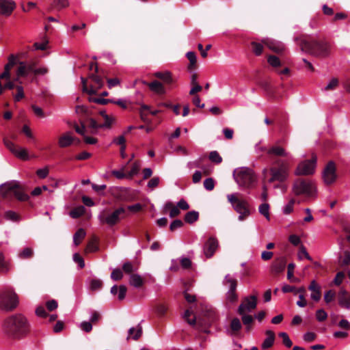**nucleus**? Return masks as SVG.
Wrapping results in <instances>:
<instances>
[{"label":"nucleus","mask_w":350,"mask_h":350,"mask_svg":"<svg viewBox=\"0 0 350 350\" xmlns=\"http://www.w3.org/2000/svg\"><path fill=\"white\" fill-rule=\"evenodd\" d=\"M291 169L290 161L288 159H277L269 168L270 178L268 180L269 183L278 182L284 183L289 176Z\"/></svg>","instance_id":"7ed1b4c3"},{"label":"nucleus","mask_w":350,"mask_h":350,"mask_svg":"<svg viewBox=\"0 0 350 350\" xmlns=\"http://www.w3.org/2000/svg\"><path fill=\"white\" fill-rule=\"evenodd\" d=\"M152 92L158 95H164L166 94V89L164 84L157 80H154L152 82H144Z\"/></svg>","instance_id":"a211bd4d"},{"label":"nucleus","mask_w":350,"mask_h":350,"mask_svg":"<svg viewBox=\"0 0 350 350\" xmlns=\"http://www.w3.org/2000/svg\"><path fill=\"white\" fill-rule=\"evenodd\" d=\"M122 269L126 273L132 274L137 270V267H135L131 262H126L122 265Z\"/></svg>","instance_id":"79ce46f5"},{"label":"nucleus","mask_w":350,"mask_h":350,"mask_svg":"<svg viewBox=\"0 0 350 350\" xmlns=\"http://www.w3.org/2000/svg\"><path fill=\"white\" fill-rule=\"evenodd\" d=\"M33 254V252L31 248L25 247L18 254V257L22 259L30 258Z\"/></svg>","instance_id":"e433bc0d"},{"label":"nucleus","mask_w":350,"mask_h":350,"mask_svg":"<svg viewBox=\"0 0 350 350\" xmlns=\"http://www.w3.org/2000/svg\"><path fill=\"white\" fill-rule=\"evenodd\" d=\"M15 88L17 92L14 95V99L16 102H18L25 96L24 90L21 85H16Z\"/></svg>","instance_id":"ea45409f"},{"label":"nucleus","mask_w":350,"mask_h":350,"mask_svg":"<svg viewBox=\"0 0 350 350\" xmlns=\"http://www.w3.org/2000/svg\"><path fill=\"white\" fill-rule=\"evenodd\" d=\"M226 299L230 303L237 301L238 296L236 293V289H229L226 293Z\"/></svg>","instance_id":"a19ab883"},{"label":"nucleus","mask_w":350,"mask_h":350,"mask_svg":"<svg viewBox=\"0 0 350 350\" xmlns=\"http://www.w3.org/2000/svg\"><path fill=\"white\" fill-rule=\"evenodd\" d=\"M85 231L83 228H79L73 236V242L75 245H79L81 241L85 237Z\"/></svg>","instance_id":"c756f323"},{"label":"nucleus","mask_w":350,"mask_h":350,"mask_svg":"<svg viewBox=\"0 0 350 350\" xmlns=\"http://www.w3.org/2000/svg\"><path fill=\"white\" fill-rule=\"evenodd\" d=\"M322 176L325 185H329L336 181L337 174L334 162L331 161L327 163L323 171Z\"/></svg>","instance_id":"f8f14e48"},{"label":"nucleus","mask_w":350,"mask_h":350,"mask_svg":"<svg viewBox=\"0 0 350 350\" xmlns=\"http://www.w3.org/2000/svg\"><path fill=\"white\" fill-rule=\"evenodd\" d=\"M338 85V80L336 78H333L324 88L325 91H330L335 90Z\"/></svg>","instance_id":"49530a36"},{"label":"nucleus","mask_w":350,"mask_h":350,"mask_svg":"<svg viewBox=\"0 0 350 350\" xmlns=\"http://www.w3.org/2000/svg\"><path fill=\"white\" fill-rule=\"evenodd\" d=\"M279 336L282 338V342L286 347H291L293 345L291 340L286 332H280Z\"/></svg>","instance_id":"09e8293b"},{"label":"nucleus","mask_w":350,"mask_h":350,"mask_svg":"<svg viewBox=\"0 0 350 350\" xmlns=\"http://www.w3.org/2000/svg\"><path fill=\"white\" fill-rule=\"evenodd\" d=\"M240 315L241 316V320L243 325L245 326L246 330L247 332L250 331L251 329V325L254 321V318L252 315L247 314V313H244Z\"/></svg>","instance_id":"7c9ffc66"},{"label":"nucleus","mask_w":350,"mask_h":350,"mask_svg":"<svg viewBox=\"0 0 350 350\" xmlns=\"http://www.w3.org/2000/svg\"><path fill=\"white\" fill-rule=\"evenodd\" d=\"M251 46L252 51L256 55L259 56L262 54L263 51V45L261 43L252 42L251 43Z\"/></svg>","instance_id":"58836bf2"},{"label":"nucleus","mask_w":350,"mask_h":350,"mask_svg":"<svg viewBox=\"0 0 350 350\" xmlns=\"http://www.w3.org/2000/svg\"><path fill=\"white\" fill-rule=\"evenodd\" d=\"M224 284L225 285H228L229 289H236L237 286V281L236 279L233 278L231 275L228 274L224 278Z\"/></svg>","instance_id":"473e14b6"},{"label":"nucleus","mask_w":350,"mask_h":350,"mask_svg":"<svg viewBox=\"0 0 350 350\" xmlns=\"http://www.w3.org/2000/svg\"><path fill=\"white\" fill-rule=\"evenodd\" d=\"M219 246L218 240L215 237H210L204 243L203 251L208 258L212 257Z\"/></svg>","instance_id":"2eb2a0df"},{"label":"nucleus","mask_w":350,"mask_h":350,"mask_svg":"<svg viewBox=\"0 0 350 350\" xmlns=\"http://www.w3.org/2000/svg\"><path fill=\"white\" fill-rule=\"evenodd\" d=\"M127 215L126 209L123 207H119L111 213L107 209H104L98 215V219L101 224L113 226Z\"/></svg>","instance_id":"39448f33"},{"label":"nucleus","mask_w":350,"mask_h":350,"mask_svg":"<svg viewBox=\"0 0 350 350\" xmlns=\"http://www.w3.org/2000/svg\"><path fill=\"white\" fill-rule=\"evenodd\" d=\"M234 178L239 187L250 188L256 181V176L252 170L242 167L236 169L233 173Z\"/></svg>","instance_id":"423d86ee"},{"label":"nucleus","mask_w":350,"mask_h":350,"mask_svg":"<svg viewBox=\"0 0 350 350\" xmlns=\"http://www.w3.org/2000/svg\"><path fill=\"white\" fill-rule=\"evenodd\" d=\"M186 56L189 61V69H191L196 66V55L193 51H189L187 53Z\"/></svg>","instance_id":"4c0bfd02"},{"label":"nucleus","mask_w":350,"mask_h":350,"mask_svg":"<svg viewBox=\"0 0 350 350\" xmlns=\"http://www.w3.org/2000/svg\"><path fill=\"white\" fill-rule=\"evenodd\" d=\"M262 42L270 50L275 53H281L284 50V45L280 42L269 39L262 40Z\"/></svg>","instance_id":"412c9836"},{"label":"nucleus","mask_w":350,"mask_h":350,"mask_svg":"<svg viewBox=\"0 0 350 350\" xmlns=\"http://www.w3.org/2000/svg\"><path fill=\"white\" fill-rule=\"evenodd\" d=\"M104 120V123L101 124L102 128L109 129L115 121V118L108 115L105 116Z\"/></svg>","instance_id":"864d4df0"},{"label":"nucleus","mask_w":350,"mask_h":350,"mask_svg":"<svg viewBox=\"0 0 350 350\" xmlns=\"http://www.w3.org/2000/svg\"><path fill=\"white\" fill-rule=\"evenodd\" d=\"M1 193L3 198H7L13 193L19 201H27L29 199L21 185L18 181L12 180L3 183L0 187Z\"/></svg>","instance_id":"20e7f679"},{"label":"nucleus","mask_w":350,"mask_h":350,"mask_svg":"<svg viewBox=\"0 0 350 350\" xmlns=\"http://www.w3.org/2000/svg\"><path fill=\"white\" fill-rule=\"evenodd\" d=\"M268 63L273 67L277 68L281 65L280 59L275 55H269L267 58Z\"/></svg>","instance_id":"37998d69"},{"label":"nucleus","mask_w":350,"mask_h":350,"mask_svg":"<svg viewBox=\"0 0 350 350\" xmlns=\"http://www.w3.org/2000/svg\"><path fill=\"white\" fill-rule=\"evenodd\" d=\"M199 218V213L197 211H192L187 213L185 215V221L189 224H193Z\"/></svg>","instance_id":"2f4dec72"},{"label":"nucleus","mask_w":350,"mask_h":350,"mask_svg":"<svg viewBox=\"0 0 350 350\" xmlns=\"http://www.w3.org/2000/svg\"><path fill=\"white\" fill-rule=\"evenodd\" d=\"M204 187L208 191H212L215 187V182L212 178H208L204 181Z\"/></svg>","instance_id":"4d7b16f0"},{"label":"nucleus","mask_w":350,"mask_h":350,"mask_svg":"<svg viewBox=\"0 0 350 350\" xmlns=\"http://www.w3.org/2000/svg\"><path fill=\"white\" fill-rule=\"evenodd\" d=\"M327 314L324 310L320 309L317 311L316 318L319 321H323L327 319Z\"/></svg>","instance_id":"680f3d73"},{"label":"nucleus","mask_w":350,"mask_h":350,"mask_svg":"<svg viewBox=\"0 0 350 350\" xmlns=\"http://www.w3.org/2000/svg\"><path fill=\"white\" fill-rule=\"evenodd\" d=\"M209 159L217 164L222 161V158L217 151H211L209 154Z\"/></svg>","instance_id":"c03bdc74"},{"label":"nucleus","mask_w":350,"mask_h":350,"mask_svg":"<svg viewBox=\"0 0 350 350\" xmlns=\"http://www.w3.org/2000/svg\"><path fill=\"white\" fill-rule=\"evenodd\" d=\"M345 273L342 271L338 272L334 279V283L336 286H339L345 278Z\"/></svg>","instance_id":"052dcab7"},{"label":"nucleus","mask_w":350,"mask_h":350,"mask_svg":"<svg viewBox=\"0 0 350 350\" xmlns=\"http://www.w3.org/2000/svg\"><path fill=\"white\" fill-rule=\"evenodd\" d=\"M129 284L135 288H139L144 284V280L139 274L132 273L130 275Z\"/></svg>","instance_id":"bb28decb"},{"label":"nucleus","mask_w":350,"mask_h":350,"mask_svg":"<svg viewBox=\"0 0 350 350\" xmlns=\"http://www.w3.org/2000/svg\"><path fill=\"white\" fill-rule=\"evenodd\" d=\"M317 158L313 155L310 160L304 161L300 163L295 171V174L297 176L301 175H310L314 172Z\"/></svg>","instance_id":"9d476101"},{"label":"nucleus","mask_w":350,"mask_h":350,"mask_svg":"<svg viewBox=\"0 0 350 350\" xmlns=\"http://www.w3.org/2000/svg\"><path fill=\"white\" fill-rule=\"evenodd\" d=\"M10 269V265L8 260H5L3 253L0 252V273H6Z\"/></svg>","instance_id":"c85d7f7f"},{"label":"nucleus","mask_w":350,"mask_h":350,"mask_svg":"<svg viewBox=\"0 0 350 350\" xmlns=\"http://www.w3.org/2000/svg\"><path fill=\"white\" fill-rule=\"evenodd\" d=\"M238 194H228L227 198L234 211L239 214V219L243 221L250 215V205L247 200L241 199Z\"/></svg>","instance_id":"0eeeda50"},{"label":"nucleus","mask_w":350,"mask_h":350,"mask_svg":"<svg viewBox=\"0 0 350 350\" xmlns=\"http://www.w3.org/2000/svg\"><path fill=\"white\" fill-rule=\"evenodd\" d=\"M18 297L12 291H6L0 294V309L10 311L18 305Z\"/></svg>","instance_id":"1a4fd4ad"},{"label":"nucleus","mask_w":350,"mask_h":350,"mask_svg":"<svg viewBox=\"0 0 350 350\" xmlns=\"http://www.w3.org/2000/svg\"><path fill=\"white\" fill-rule=\"evenodd\" d=\"M292 190L296 196L304 195L312 197L316 193V186L310 180L297 178L293 183Z\"/></svg>","instance_id":"6e6552de"},{"label":"nucleus","mask_w":350,"mask_h":350,"mask_svg":"<svg viewBox=\"0 0 350 350\" xmlns=\"http://www.w3.org/2000/svg\"><path fill=\"white\" fill-rule=\"evenodd\" d=\"M3 143L6 148L13 153L16 157L25 160L28 159V155L26 149L16 146L13 142L8 139H3Z\"/></svg>","instance_id":"ddd939ff"},{"label":"nucleus","mask_w":350,"mask_h":350,"mask_svg":"<svg viewBox=\"0 0 350 350\" xmlns=\"http://www.w3.org/2000/svg\"><path fill=\"white\" fill-rule=\"evenodd\" d=\"M4 333L12 338H21L29 332V324L25 316L16 314L6 318L3 323Z\"/></svg>","instance_id":"f257e3e1"},{"label":"nucleus","mask_w":350,"mask_h":350,"mask_svg":"<svg viewBox=\"0 0 350 350\" xmlns=\"http://www.w3.org/2000/svg\"><path fill=\"white\" fill-rule=\"evenodd\" d=\"M193 314L192 311H191L190 310H187L184 314H183V318L185 319V320L191 325H196V317H194L192 319H189V317Z\"/></svg>","instance_id":"a18cd8bd"},{"label":"nucleus","mask_w":350,"mask_h":350,"mask_svg":"<svg viewBox=\"0 0 350 350\" xmlns=\"http://www.w3.org/2000/svg\"><path fill=\"white\" fill-rule=\"evenodd\" d=\"M90 78L95 83L97 86V89H100L104 85V82L100 77L92 74L90 75Z\"/></svg>","instance_id":"8fccbe9b"},{"label":"nucleus","mask_w":350,"mask_h":350,"mask_svg":"<svg viewBox=\"0 0 350 350\" xmlns=\"http://www.w3.org/2000/svg\"><path fill=\"white\" fill-rule=\"evenodd\" d=\"M336 293L334 291H327L324 295V300L327 304L330 303L335 298Z\"/></svg>","instance_id":"13d9d810"},{"label":"nucleus","mask_w":350,"mask_h":350,"mask_svg":"<svg viewBox=\"0 0 350 350\" xmlns=\"http://www.w3.org/2000/svg\"><path fill=\"white\" fill-rule=\"evenodd\" d=\"M259 213L265 217V218L269 221L270 220L269 215V205L267 203H263L259 206L258 208Z\"/></svg>","instance_id":"f704fd0d"},{"label":"nucleus","mask_w":350,"mask_h":350,"mask_svg":"<svg viewBox=\"0 0 350 350\" xmlns=\"http://www.w3.org/2000/svg\"><path fill=\"white\" fill-rule=\"evenodd\" d=\"M36 64L35 62H18V66L16 70V75L18 76H27L29 73L33 72L34 70V67H36Z\"/></svg>","instance_id":"4468645a"},{"label":"nucleus","mask_w":350,"mask_h":350,"mask_svg":"<svg viewBox=\"0 0 350 350\" xmlns=\"http://www.w3.org/2000/svg\"><path fill=\"white\" fill-rule=\"evenodd\" d=\"M265 334L267 335V337L261 345V348L265 350L271 347L275 341V334L273 331L267 330L265 332Z\"/></svg>","instance_id":"b1692460"},{"label":"nucleus","mask_w":350,"mask_h":350,"mask_svg":"<svg viewBox=\"0 0 350 350\" xmlns=\"http://www.w3.org/2000/svg\"><path fill=\"white\" fill-rule=\"evenodd\" d=\"M17 63L16 57L14 55H10L8 62L5 64L4 69L10 71V69Z\"/></svg>","instance_id":"5fc2aeb1"},{"label":"nucleus","mask_w":350,"mask_h":350,"mask_svg":"<svg viewBox=\"0 0 350 350\" xmlns=\"http://www.w3.org/2000/svg\"><path fill=\"white\" fill-rule=\"evenodd\" d=\"M73 260L75 262H77L80 268H83L85 267V262L83 258L77 253H75L73 255Z\"/></svg>","instance_id":"338daca9"},{"label":"nucleus","mask_w":350,"mask_h":350,"mask_svg":"<svg viewBox=\"0 0 350 350\" xmlns=\"http://www.w3.org/2000/svg\"><path fill=\"white\" fill-rule=\"evenodd\" d=\"M153 76L161 80L163 84L171 85L176 82V79L173 77L170 71H159L153 73Z\"/></svg>","instance_id":"dca6fc26"},{"label":"nucleus","mask_w":350,"mask_h":350,"mask_svg":"<svg viewBox=\"0 0 350 350\" xmlns=\"http://www.w3.org/2000/svg\"><path fill=\"white\" fill-rule=\"evenodd\" d=\"M142 334V327L139 324L137 327H131L128 331V336L126 340H129L131 337L135 340H138Z\"/></svg>","instance_id":"a878e982"},{"label":"nucleus","mask_w":350,"mask_h":350,"mask_svg":"<svg viewBox=\"0 0 350 350\" xmlns=\"http://www.w3.org/2000/svg\"><path fill=\"white\" fill-rule=\"evenodd\" d=\"M85 211L84 206H79L75 208L70 212V216L72 218H78L84 214Z\"/></svg>","instance_id":"c9c22d12"},{"label":"nucleus","mask_w":350,"mask_h":350,"mask_svg":"<svg viewBox=\"0 0 350 350\" xmlns=\"http://www.w3.org/2000/svg\"><path fill=\"white\" fill-rule=\"evenodd\" d=\"M338 301L341 308L350 309V294L344 288H341L338 293Z\"/></svg>","instance_id":"f3484780"},{"label":"nucleus","mask_w":350,"mask_h":350,"mask_svg":"<svg viewBox=\"0 0 350 350\" xmlns=\"http://www.w3.org/2000/svg\"><path fill=\"white\" fill-rule=\"evenodd\" d=\"M278 141L275 145L270 147L267 153L269 155L277 156V157H288L290 156L289 152H286V150L282 146L278 145Z\"/></svg>","instance_id":"aec40b11"},{"label":"nucleus","mask_w":350,"mask_h":350,"mask_svg":"<svg viewBox=\"0 0 350 350\" xmlns=\"http://www.w3.org/2000/svg\"><path fill=\"white\" fill-rule=\"evenodd\" d=\"M98 246L96 245V239H93L92 241H90L85 248L86 252H94L97 251Z\"/></svg>","instance_id":"3c124183"},{"label":"nucleus","mask_w":350,"mask_h":350,"mask_svg":"<svg viewBox=\"0 0 350 350\" xmlns=\"http://www.w3.org/2000/svg\"><path fill=\"white\" fill-rule=\"evenodd\" d=\"M103 282L100 280L94 279L90 282V288L93 291L98 290L102 287Z\"/></svg>","instance_id":"bf43d9fd"},{"label":"nucleus","mask_w":350,"mask_h":350,"mask_svg":"<svg viewBox=\"0 0 350 350\" xmlns=\"http://www.w3.org/2000/svg\"><path fill=\"white\" fill-rule=\"evenodd\" d=\"M308 289L312 291L310 297L312 300L315 301H319L321 297V287L316 282L315 280H312L309 286Z\"/></svg>","instance_id":"4be33fe9"},{"label":"nucleus","mask_w":350,"mask_h":350,"mask_svg":"<svg viewBox=\"0 0 350 350\" xmlns=\"http://www.w3.org/2000/svg\"><path fill=\"white\" fill-rule=\"evenodd\" d=\"M183 225V223L181 220L176 219L171 223L170 226V229L171 231H174L176 229L181 228Z\"/></svg>","instance_id":"69168bd1"},{"label":"nucleus","mask_w":350,"mask_h":350,"mask_svg":"<svg viewBox=\"0 0 350 350\" xmlns=\"http://www.w3.org/2000/svg\"><path fill=\"white\" fill-rule=\"evenodd\" d=\"M339 264L341 267L350 265V252L347 250L343 252V256L339 257Z\"/></svg>","instance_id":"72a5a7b5"},{"label":"nucleus","mask_w":350,"mask_h":350,"mask_svg":"<svg viewBox=\"0 0 350 350\" xmlns=\"http://www.w3.org/2000/svg\"><path fill=\"white\" fill-rule=\"evenodd\" d=\"M127 288L124 285H120L118 288V299L123 300L125 298Z\"/></svg>","instance_id":"774afa93"},{"label":"nucleus","mask_w":350,"mask_h":350,"mask_svg":"<svg viewBox=\"0 0 350 350\" xmlns=\"http://www.w3.org/2000/svg\"><path fill=\"white\" fill-rule=\"evenodd\" d=\"M299 44L301 51L317 57H327L332 52V45L325 38L303 39Z\"/></svg>","instance_id":"f03ea898"},{"label":"nucleus","mask_w":350,"mask_h":350,"mask_svg":"<svg viewBox=\"0 0 350 350\" xmlns=\"http://www.w3.org/2000/svg\"><path fill=\"white\" fill-rule=\"evenodd\" d=\"M230 328L232 334L237 335L242 328V324L240 319L237 317L233 318L230 321Z\"/></svg>","instance_id":"cd10ccee"},{"label":"nucleus","mask_w":350,"mask_h":350,"mask_svg":"<svg viewBox=\"0 0 350 350\" xmlns=\"http://www.w3.org/2000/svg\"><path fill=\"white\" fill-rule=\"evenodd\" d=\"M111 278L113 280H120L123 278L122 271L120 269H115L111 274Z\"/></svg>","instance_id":"6e6d98bb"},{"label":"nucleus","mask_w":350,"mask_h":350,"mask_svg":"<svg viewBox=\"0 0 350 350\" xmlns=\"http://www.w3.org/2000/svg\"><path fill=\"white\" fill-rule=\"evenodd\" d=\"M256 295H252L248 297H245L243 299L241 304L239 305L237 309V312L239 314L250 312L256 308Z\"/></svg>","instance_id":"9b49d317"},{"label":"nucleus","mask_w":350,"mask_h":350,"mask_svg":"<svg viewBox=\"0 0 350 350\" xmlns=\"http://www.w3.org/2000/svg\"><path fill=\"white\" fill-rule=\"evenodd\" d=\"M79 327L83 331L87 333L90 332L92 329V323L88 321L81 322Z\"/></svg>","instance_id":"e2e57ef3"},{"label":"nucleus","mask_w":350,"mask_h":350,"mask_svg":"<svg viewBox=\"0 0 350 350\" xmlns=\"http://www.w3.org/2000/svg\"><path fill=\"white\" fill-rule=\"evenodd\" d=\"M303 257H305L310 261L312 260L311 256L308 253L306 248L304 245H301L298 252V258L301 260Z\"/></svg>","instance_id":"603ef678"},{"label":"nucleus","mask_w":350,"mask_h":350,"mask_svg":"<svg viewBox=\"0 0 350 350\" xmlns=\"http://www.w3.org/2000/svg\"><path fill=\"white\" fill-rule=\"evenodd\" d=\"M16 4L12 0H0V13L10 16L14 10Z\"/></svg>","instance_id":"6ab92c4d"},{"label":"nucleus","mask_w":350,"mask_h":350,"mask_svg":"<svg viewBox=\"0 0 350 350\" xmlns=\"http://www.w3.org/2000/svg\"><path fill=\"white\" fill-rule=\"evenodd\" d=\"M286 266V260L284 258H280L275 260L271 266V271L274 273L282 272Z\"/></svg>","instance_id":"393cba45"},{"label":"nucleus","mask_w":350,"mask_h":350,"mask_svg":"<svg viewBox=\"0 0 350 350\" xmlns=\"http://www.w3.org/2000/svg\"><path fill=\"white\" fill-rule=\"evenodd\" d=\"M295 204V200L291 199L287 204H286L283 208V213L285 215H288L293 211V207Z\"/></svg>","instance_id":"de8ad7c7"},{"label":"nucleus","mask_w":350,"mask_h":350,"mask_svg":"<svg viewBox=\"0 0 350 350\" xmlns=\"http://www.w3.org/2000/svg\"><path fill=\"white\" fill-rule=\"evenodd\" d=\"M5 217L7 219L12 220L14 221H17L18 219V215L14 211H8L5 212Z\"/></svg>","instance_id":"0e129e2a"},{"label":"nucleus","mask_w":350,"mask_h":350,"mask_svg":"<svg viewBox=\"0 0 350 350\" xmlns=\"http://www.w3.org/2000/svg\"><path fill=\"white\" fill-rule=\"evenodd\" d=\"M74 141L75 138L71 135V133L67 132L59 138L58 144L61 148H66L70 146Z\"/></svg>","instance_id":"5701e85b"}]
</instances>
